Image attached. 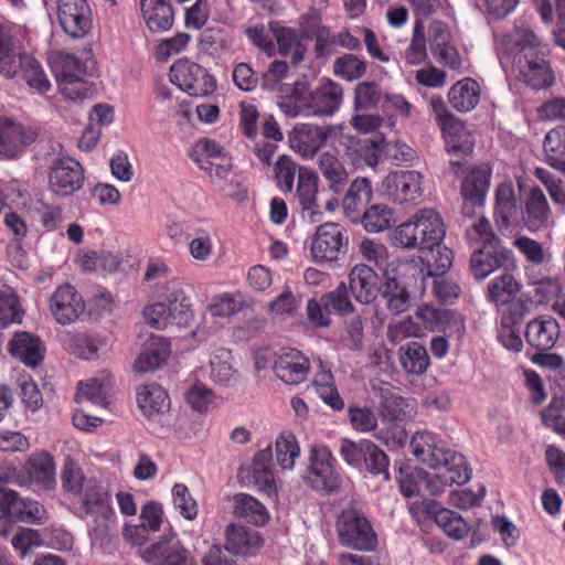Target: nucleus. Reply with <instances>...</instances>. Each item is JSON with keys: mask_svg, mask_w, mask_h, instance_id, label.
Here are the masks:
<instances>
[{"mask_svg": "<svg viewBox=\"0 0 565 565\" xmlns=\"http://www.w3.org/2000/svg\"><path fill=\"white\" fill-rule=\"evenodd\" d=\"M500 62L510 65L515 77L534 90L547 89L555 75L547 60L548 49L526 17L514 20L513 26L499 40Z\"/></svg>", "mask_w": 565, "mask_h": 565, "instance_id": "nucleus-1", "label": "nucleus"}, {"mask_svg": "<svg viewBox=\"0 0 565 565\" xmlns=\"http://www.w3.org/2000/svg\"><path fill=\"white\" fill-rule=\"evenodd\" d=\"M445 235L446 226L441 215L434 209L424 207L394 230L392 241L403 248L434 252Z\"/></svg>", "mask_w": 565, "mask_h": 565, "instance_id": "nucleus-2", "label": "nucleus"}, {"mask_svg": "<svg viewBox=\"0 0 565 565\" xmlns=\"http://www.w3.org/2000/svg\"><path fill=\"white\" fill-rule=\"evenodd\" d=\"M158 297L161 301L145 307L142 315L154 329H164L171 321L186 324L193 318L192 301L185 285L172 279L160 286Z\"/></svg>", "mask_w": 565, "mask_h": 565, "instance_id": "nucleus-3", "label": "nucleus"}, {"mask_svg": "<svg viewBox=\"0 0 565 565\" xmlns=\"http://www.w3.org/2000/svg\"><path fill=\"white\" fill-rule=\"evenodd\" d=\"M78 494L82 512L93 518L88 525L90 540L94 544L103 545L117 526V515L109 505L108 495L95 479H88Z\"/></svg>", "mask_w": 565, "mask_h": 565, "instance_id": "nucleus-4", "label": "nucleus"}, {"mask_svg": "<svg viewBox=\"0 0 565 565\" xmlns=\"http://www.w3.org/2000/svg\"><path fill=\"white\" fill-rule=\"evenodd\" d=\"M290 148L305 159H312L327 142L340 143L351 149L355 139L344 132L343 125L319 127L312 124H297L289 134Z\"/></svg>", "mask_w": 565, "mask_h": 565, "instance_id": "nucleus-5", "label": "nucleus"}, {"mask_svg": "<svg viewBox=\"0 0 565 565\" xmlns=\"http://www.w3.org/2000/svg\"><path fill=\"white\" fill-rule=\"evenodd\" d=\"M385 281L380 288L381 297L385 301L387 310L393 315H399L411 306V296L401 278L419 276L425 280L422 260H393L384 270Z\"/></svg>", "mask_w": 565, "mask_h": 565, "instance_id": "nucleus-6", "label": "nucleus"}, {"mask_svg": "<svg viewBox=\"0 0 565 565\" xmlns=\"http://www.w3.org/2000/svg\"><path fill=\"white\" fill-rule=\"evenodd\" d=\"M429 468L433 471L425 473L423 479L433 495L443 493L447 487L452 484L466 483L471 478V469L466 458L450 449H446Z\"/></svg>", "mask_w": 565, "mask_h": 565, "instance_id": "nucleus-7", "label": "nucleus"}, {"mask_svg": "<svg viewBox=\"0 0 565 565\" xmlns=\"http://www.w3.org/2000/svg\"><path fill=\"white\" fill-rule=\"evenodd\" d=\"M381 191L398 204H418L425 194V175L416 170H395L381 182Z\"/></svg>", "mask_w": 565, "mask_h": 565, "instance_id": "nucleus-8", "label": "nucleus"}, {"mask_svg": "<svg viewBox=\"0 0 565 565\" xmlns=\"http://www.w3.org/2000/svg\"><path fill=\"white\" fill-rule=\"evenodd\" d=\"M337 533L342 545L358 550L372 551L376 547V534L369 520L358 510H344L337 521Z\"/></svg>", "mask_w": 565, "mask_h": 565, "instance_id": "nucleus-9", "label": "nucleus"}, {"mask_svg": "<svg viewBox=\"0 0 565 565\" xmlns=\"http://www.w3.org/2000/svg\"><path fill=\"white\" fill-rule=\"evenodd\" d=\"M303 481L315 490L334 491L340 487V476L331 450L324 445H312Z\"/></svg>", "mask_w": 565, "mask_h": 565, "instance_id": "nucleus-10", "label": "nucleus"}, {"mask_svg": "<svg viewBox=\"0 0 565 565\" xmlns=\"http://www.w3.org/2000/svg\"><path fill=\"white\" fill-rule=\"evenodd\" d=\"M169 77L171 83L190 96H207L216 89L215 78L204 67L188 60L175 62Z\"/></svg>", "mask_w": 565, "mask_h": 565, "instance_id": "nucleus-11", "label": "nucleus"}, {"mask_svg": "<svg viewBox=\"0 0 565 565\" xmlns=\"http://www.w3.org/2000/svg\"><path fill=\"white\" fill-rule=\"evenodd\" d=\"M408 403L403 397L393 393H386L382 396L380 413L383 420L391 424L387 428L374 433V437L388 447H399L407 440L406 430L397 425V422L404 419L407 415Z\"/></svg>", "mask_w": 565, "mask_h": 565, "instance_id": "nucleus-12", "label": "nucleus"}, {"mask_svg": "<svg viewBox=\"0 0 565 565\" xmlns=\"http://www.w3.org/2000/svg\"><path fill=\"white\" fill-rule=\"evenodd\" d=\"M57 18L64 32L82 39L93 28V13L86 0H58Z\"/></svg>", "mask_w": 565, "mask_h": 565, "instance_id": "nucleus-13", "label": "nucleus"}, {"mask_svg": "<svg viewBox=\"0 0 565 565\" xmlns=\"http://www.w3.org/2000/svg\"><path fill=\"white\" fill-rule=\"evenodd\" d=\"M0 510L13 522L42 524L47 520L46 510L42 504L30 498H20L13 490L1 492Z\"/></svg>", "mask_w": 565, "mask_h": 565, "instance_id": "nucleus-14", "label": "nucleus"}, {"mask_svg": "<svg viewBox=\"0 0 565 565\" xmlns=\"http://www.w3.org/2000/svg\"><path fill=\"white\" fill-rule=\"evenodd\" d=\"M35 128L24 126L11 118H0V154L15 158L35 141Z\"/></svg>", "mask_w": 565, "mask_h": 565, "instance_id": "nucleus-15", "label": "nucleus"}, {"mask_svg": "<svg viewBox=\"0 0 565 565\" xmlns=\"http://www.w3.org/2000/svg\"><path fill=\"white\" fill-rule=\"evenodd\" d=\"M84 181L81 164L71 158H61L53 162L49 174V184L56 195L68 196L78 191Z\"/></svg>", "mask_w": 565, "mask_h": 565, "instance_id": "nucleus-16", "label": "nucleus"}, {"mask_svg": "<svg viewBox=\"0 0 565 565\" xmlns=\"http://www.w3.org/2000/svg\"><path fill=\"white\" fill-rule=\"evenodd\" d=\"M415 316L431 332L438 331L447 337L460 338L465 331L463 319L455 311L422 305L417 308Z\"/></svg>", "mask_w": 565, "mask_h": 565, "instance_id": "nucleus-17", "label": "nucleus"}, {"mask_svg": "<svg viewBox=\"0 0 565 565\" xmlns=\"http://www.w3.org/2000/svg\"><path fill=\"white\" fill-rule=\"evenodd\" d=\"M344 247L342 227L335 223L320 225L311 243V256L316 263L335 262Z\"/></svg>", "mask_w": 565, "mask_h": 565, "instance_id": "nucleus-18", "label": "nucleus"}, {"mask_svg": "<svg viewBox=\"0 0 565 565\" xmlns=\"http://www.w3.org/2000/svg\"><path fill=\"white\" fill-rule=\"evenodd\" d=\"M142 559L150 565H196L189 552L174 535L164 536L142 552Z\"/></svg>", "mask_w": 565, "mask_h": 565, "instance_id": "nucleus-19", "label": "nucleus"}, {"mask_svg": "<svg viewBox=\"0 0 565 565\" xmlns=\"http://www.w3.org/2000/svg\"><path fill=\"white\" fill-rule=\"evenodd\" d=\"M50 310L60 324H70L78 318L84 305L71 285H63L51 296Z\"/></svg>", "mask_w": 565, "mask_h": 565, "instance_id": "nucleus-20", "label": "nucleus"}, {"mask_svg": "<svg viewBox=\"0 0 565 565\" xmlns=\"http://www.w3.org/2000/svg\"><path fill=\"white\" fill-rule=\"evenodd\" d=\"M309 369L310 363L307 356L295 349L280 353L274 364L276 376L288 385H297L303 382Z\"/></svg>", "mask_w": 565, "mask_h": 565, "instance_id": "nucleus-21", "label": "nucleus"}, {"mask_svg": "<svg viewBox=\"0 0 565 565\" xmlns=\"http://www.w3.org/2000/svg\"><path fill=\"white\" fill-rule=\"evenodd\" d=\"M511 252L498 244H484L473 252L470 259V268L477 279H483L504 265L510 258Z\"/></svg>", "mask_w": 565, "mask_h": 565, "instance_id": "nucleus-22", "label": "nucleus"}, {"mask_svg": "<svg viewBox=\"0 0 565 565\" xmlns=\"http://www.w3.org/2000/svg\"><path fill=\"white\" fill-rule=\"evenodd\" d=\"M312 92L306 82H296L294 85H285L278 97V107L288 117L310 115V102Z\"/></svg>", "mask_w": 565, "mask_h": 565, "instance_id": "nucleus-23", "label": "nucleus"}, {"mask_svg": "<svg viewBox=\"0 0 565 565\" xmlns=\"http://www.w3.org/2000/svg\"><path fill=\"white\" fill-rule=\"evenodd\" d=\"M343 100L341 85L332 79H323L312 92L310 115L331 116L339 110Z\"/></svg>", "mask_w": 565, "mask_h": 565, "instance_id": "nucleus-24", "label": "nucleus"}, {"mask_svg": "<svg viewBox=\"0 0 565 565\" xmlns=\"http://www.w3.org/2000/svg\"><path fill=\"white\" fill-rule=\"evenodd\" d=\"M169 355L168 341L161 337L151 335L142 343L140 353L134 363V370L138 373L154 371L167 362Z\"/></svg>", "mask_w": 565, "mask_h": 565, "instance_id": "nucleus-25", "label": "nucleus"}, {"mask_svg": "<svg viewBox=\"0 0 565 565\" xmlns=\"http://www.w3.org/2000/svg\"><path fill=\"white\" fill-rule=\"evenodd\" d=\"M318 177L308 168H299L297 194L303 217L310 222L319 221L320 210L317 204Z\"/></svg>", "mask_w": 565, "mask_h": 565, "instance_id": "nucleus-26", "label": "nucleus"}, {"mask_svg": "<svg viewBox=\"0 0 565 565\" xmlns=\"http://www.w3.org/2000/svg\"><path fill=\"white\" fill-rule=\"evenodd\" d=\"M559 337V326L552 317H539L526 326L525 338L527 343L540 350L552 349Z\"/></svg>", "mask_w": 565, "mask_h": 565, "instance_id": "nucleus-27", "label": "nucleus"}, {"mask_svg": "<svg viewBox=\"0 0 565 565\" xmlns=\"http://www.w3.org/2000/svg\"><path fill=\"white\" fill-rule=\"evenodd\" d=\"M490 185V171L488 168H475L463 179L461 185V195L466 201L462 211L470 215L471 205H481Z\"/></svg>", "mask_w": 565, "mask_h": 565, "instance_id": "nucleus-28", "label": "nucleus"}, {"mask_svg": "<svg viewBox=\"0 0 565 565\" xmlns=\"http://www.w3.org/2000/svg\"><path fill=\"white\" fill-rule=\"evenodd\" d=\"M207 371L209 379L215 384L231 385L238 380L232 352L225 348H215L210 352Z\"/></svg>", "mask_w": 565, "mask_h": 565, "instance_id": "nucleus-29", "label": "nucleus"}, {"mask_svg": "<svg viewBox=\"0 0 565 565\" xmlns=\"http://www.w3.org/2000/svg\"><path fill=\"white\" fill-rule=\"evenodd\" d=\"M350 290L356 301L370 303L376 296L379 277L377 274L366 265H356L349 275Z\"/></svg>", "mask_w": 565, "mask_h": 565, "instance_id": "nucleus-30", "label": "nucleus"}, {"mask_svg": "<svg viewBox=\"0 0 565 565\" xmlns=\"http://www.w3.org/2000/svg\"><path fill=\"white\" fill-rule=\"evenodd\" d=\"M551 223V209L545 194L537 186L529 191L525 202L524 224L530 231L545 228Z\"/></svg>", "mask_w": 565, "mask_h": 565, "instance_id": "nucleus-31", "label": "nucleus"}, {"mask_svg": "<svg viewBox=\"0 0 565 565\" xmlns=\"http://www.w3.org/2000/svg\"><path fill=\"white\" fill-rule=\"evenodd\" d=\"M137 403L142 414L150 419L167 413L170 408V399L167 392L156 383L138 387Z\"/></svg>", "mask_w": 565, "mask_h": 565, "instance_id": "nucleus-32", "label": "nucleus"}, {"mask_svg": "<svg viewBox=\"0 0 565 565\" xmlns=\"http://www.w3.org/2000/svg\"><path fill=\"white\" fill-rule=\"evenodd\" d=\"M142 18L152 32L171 29L174 11L168 0H140Z\"/></svg>", "mask_w": 565, "mask_h": 565, "instance_id": "nucleus-33", "label": "nucleus"}, {"mask_svg": "<svg viewBox=\"0 0 565 565\" xmlns=\"http://www.w3.org/2000/svg\"><path fill=\"white\" fill-rule=\"evenodd\" d=\"M10 353L29 366L35 367L44 356L40 339L29 332H17L9 343Z\"/></svg>", "mask_w": 565, "mask_h": 565, "instance_id": "nucleus-34", "label": "nucleus"}, {"mask_svg": "<svg viewBox=\"0 0 565 565\" xmlns=\"http://www.w3.org/2000/svg\"><path fill=\"white\" fill-rule=\"evenodd\" d=\"M263 544L259 533L242 525H230L226 530L225 547L241 555L254 554Z\"/></svg>", "mask_w": 565, "mask_h": 565, "instance_id": "nucleus-35", "label": "nucleus"}, {"mask_svg": "<svg viewBox=\"0 0 565 565\" xmlns=\"http://www.w3.org/2000/svg\"><path fill=\"white\" fill-rule=\"evenodd\" d=\"M29 480L44 489L55 484V466L52 456L46 451L32 455L23 467Z\"/></svg>", "mask_w": 565, "mask_h": 565, "instance_id": "nucleus-36", "label": "nucleus"}, {"mask_svg": "<svg viewBox=\"0 0 565 565\" xmlns=\"http://www.w3.org/2000/svg\"><path fill=\"white\" fill-rule=\"evenodd\" d=\"M30 55L17 47L11 38L0 36V74L3 77L8 79L19 77L24 67V60Z\"/></svg>", "mask_w": 565, "mask_h": 565, "instance_id": "nucleus-37", "label": "nucleus"}, {"mask_svg": "<svg viewBox=\"0 0 565 565\" xmlns=\"http://www.w3.org/2000/svg\"><path fill=\"white\" fill-rule=\"evenodd\" d=\"M373 194L371 182L366 178L355 179L343 198V210L350 217H360Z\"/></svg>", "mask_w": 565, "mask_h": 565, "instance_id": "nucleus-38", "label": "nucleus"}, {"mask_svg": "<svg viewBox=\"0 0 565 565\" xmlns=\"http://www.w3.org/2000/svg\"><path fill=\"white\" fill-rule=\"evenodd\" d=\"M448 99L457 111H470L479 103L480 86L471 78H463L451 86L448 93Z\"/></svg>", "mask_w": 565, "mask_h": 565, "instance_id": "nucleus-39", "label": "nucleus"}, {"mask_svg": "<svg viewBox=\"0 0 565 565\" xmlns=\"http://www.w3.org/2000/svg\"><path fill=\"white\" fill-rule=\"evenodd\" d=\"M411 448L416 459L428 467L447 449L443 441L429 431L416 433L411 439Z\"/></svg>", "mask_w": 565, "mask_h": 565, "instance_id": "nucleus-40", "label": "nucleus"}, {"mask_svg": "<svg viewBox=\"0 0 565 565\" xmlns=\"http://www.w3.org/2000/svg\"><path fill=\"white\" fill-rule=\"evenodd\" d=\"M113 387V380L109 374H102L100 377L89 379L78 384L77 402H90L95 405L106 406Z\"/></svg>", "mask_w": 565, "mask_h": 565, "instance_id": "nucleus-41", "label": "nucleus"}, {"mask_svg": "<svg viewBox=\"0 0 565 565\" xmlns=\"http://www.w3.org/2000/svg\"><path fill=\"white\" fill-rule=\"evenodd\" d=\"M247 306L241 291H225L211 297L206 310L213 318H231Z\"/></svg>", "mask_w": 565, "mask_h": 565, "instance_id": "nucleus-42", "label": "nucleus"}, {"mask_svg": "<svg viewBox=\"0 0 565 565\" xmlns=\"http://www.w3.org/2000/svg\"><path fill=\"white\" fill-rule=\"evenodd\" d=\"M233 512L237 518L245 519L255 525H265L269 520L267 509L247 493H237L233 497Z\"/></svg>", "mask_w": 565, "mask_h": 565, "instance_id": "nucleus-43", "label": "nucleus"}, {"mask_svg": "<svg viewBox=\"0 0 565 565\" xmlns=\"http://www.w3.org/2000/svg\"><path fill=\"white\" fill-rule=\"evenodd\" d=\"M448 152H469L472 149L473 140L463 125L457 117L440 127Z\"/></svg>", "mask_w": 565, "mask_h": 565, "instance_id": "nucleus-44", "label": "nucleus"}, {"mask_svg": "<svg viewBox=\"0 0 565 565\" xmlns=\"http://www.w3.org/2000/svg\"><path fill=\"white\" fill-rule=\"evenodd\" d=\"M318 164L330 190L334 193H340L348 182V172L339 158L334 153L327 151L320 154Z\"/></svg>", "mask_w": 565, "mask_h": 565, "instance_id": "nucleus-45", "label": "nucleus"}, {"mask_svg": "<svg viewBox=\"0 0 565 565\" xmlns=\"http://www.w3.org/2000/svg\"><path fill=\"white\" fill-rule=\"evenodd\" d=\"M270 33L275 36L279 53L289 56L297 64L303 60L306 47L299 41L296 32L277 23L269 24Z\"/></svg>", "mask_w": 565, "mask_h": 565, "instance_id": "nucleus-46", "label": "nucleus"}, {"mask_svg": "<svg viewBox=\"0 0 565 565\" xmlns=\"http://www.w3.org/2000/svg\"><path fill=\"white\" fill-rule=\"evenodd\" d=\"M49 62L58 82L79 79L84 75L83 64L72 54L53 52L49 56Z\"/></svg>", "mask_w": 565, "mask_h": 565, "instance_id": "nucleus-47", "label": "nucleus"}, {"mask_svg": "<svg viewBox=\"0 0 565 565\" xmlns=\"http://www.w3.org/2000/svg\"><path fill=\"white\" fill-rule=\"evenodd\" d=\"M518 214V204L512 182L501 183L495 191L494 215L502 225L509 226Z\"/></svg>", "mask_w": 565, "mask_h": 565, "instance_id": "nucleus-48", "label": "nucleus"}, {"mask_svg": "<svg viewBox=\"0 0 565 565\" xmlns=\"http://www.w3.org/2000/svg\"><path fill=\"white\" fill-rule=\"evenodd\" d=\"M313 387L321 399L334 411L344 408V401L334 386V379L329 369L320 362V371L315 375Z\"/></svg>", "mask_w": 565, "mask_h": 565, "instance_id": "nucleus-49", "label": "nucleus"}, {"mask_svg": "<svg viewBox=\"0 0 565 565\" xmlns=\"http://www.w3.org/2000/svg\"><path fill=\"white\" fill-rule=\"evenodd\" d=\"M543 146L546 162L557 170L565 171V126L548 131Z\"/></svg>", "mask_w": 565, "mask_h": 565, "instance_id": "nucleus-50", "label": "nucleus"}, {"mask_svg": "<svg viewBox=\"0 0 565 565\" xmlns=\"http://www.w3.org/2000/svg\"><path fill=\"white\" fill-rule=\"evenodd\" d=\"M399 361L408 374L419 375L426 372L429 359L424 345L418 342H408L401 348Z\"/></svg>", "mask_w": 565, "mask_h": 565, "instance_id": "nucleus-51", "label": "nucleus"}, {"mask_svg": "<svg viewBox=\"0 0 565 565\" xmlns=\"http://www.w3.org/2000/svg\"><path fill=\"white\" fill-rule=\"evenodd\" d=\"M434 521L448 537L456 541L465 539L470 530L468 523L459 513L447 508L440 507Z\"/></svg>", "mask_w": 565, "mask_h": 565, "instance_id": "nucleus-52", "label": "nucleus"}, {"mask_svg": "<svg viewBox=\"0 0 565 565\" xmlns=\"http://www.w3.org/2000/svg\"><path fill=\"white\" fill-rule=\"evenodd\" d=\"M277 463L284 470H292L296 459L300 456V447L296 436L290 431L281 433L275 444Z\"/></svg>", "mask_w": 565, "mask_h": 565, "instance_id": "nucleus-53", "label": "nucleus"}, {"mask_svg": "<svg viewBox=\"0 0 565 565\" xmlns=\"http://www.w3.org/2000/svg\"><path fill=\"white\" fill-rule=\"evenodd\" d=\"M19 77L23 78L26 85L40 95L46 94L52 88L45 71L33 55L24 60V67Z\"/></svg>", "mask_w": 565, "mask_h": 565, "instance_id": "nucleus-54", "label": "nucleus"}, {"mask_svg": "<svg viewBox=\"0 0 565 565\" xmlns=\"http://www.w3.org/2000/svg\"><path fill=\"white\" fill-rule=\"evenodd\" d=\"M366 72V61L358 55L347 53L333 62V73L344 81L361 78Z\"/></svg>", "mask_w": 565, "mask_h": 565, "instance_id": "nucleus-55", "label": "nucleus"}, {"mask_svg": "<svg viewBox=\"0 0 565 565\" xmlns=\"http://www.w3.org/2000/svg\"><path fill=\"white\" fill-rule=\"evenodd\" d=\"M46 531H38L30 527H21L11 539L13 548L22 558L29 555L33 550L46 545Z\"/></svg>", "mask_w": 565, "mask_h": 565, "instance_id": "nucleus-56", "label": "nucleus"}, {"mask_svg": "<svg viewBox=\"0 0 565 565\" xmlns=\"http://www.w3.org/2000/svg\"><path fill=\"white\" fill-rule=\"evenodd\" d=\"M364 227L370 232H382L395 221L393 209L385 204H374L362 212Z\"/></svg>", "mask_w": 565, "mask_h": 565, "instance_id": "nucleus-57", "label": "nucleus"}, {"mask_svg": "<svg viewBox=\"0 0 565 565\" xmlns=\"http://www.w3.org/2000/svg\"><path fill=\"white\" fill-rule=\"evenodd\" d=\"M519 291V284L511 275H502L489 284L488 299L495 305L508 303Z\"/></svg>", "mask_w": 565, "mask_h": 565, "instance_id": "nucleus-58", "label": "nucleus"}, {"mask_svg": "<svg viewBox=\"0 0 565 565\" xmlns=\"http://www.w3.org/2000/svg\"><path fill=\"white\" fill-rule=\"evenodd\" d=\"M174 509L188 521L196 519L199 507L189 488L183 483H175L171 490Z\"/></svg>", "mask_w": 565, "mask_h": 565, "instance_id": "nucleus-59", "label": "nucleus"}, {"mask_svg": "<svg viewBox=\"0 0 565 565\" xmlns=\"http://www.w3.org/2000/svg\"><path fill=\"white\" fill-rule=\"evenodd\" d=\"M186 401L198 413H207L217 407L213 391L203 383H195L186 393Z\"/></svg>", "mask_w": 565, "mask_h": 565, "instance_id": "nucleus-60", "label": "nucleus"}, {"mask_svg": "<svg viewBox=\"0 0 565 565\" xmlns=\"http://www.w3.org/2000/svg\"><path fill=\"white\" fill-rule=\"evenodd\" d=\"M371 440L361 439L353 441L350 439H342L340 441L339 452L342 459L354 468L361 469L365 461L366 451L369 450Z\"/></svg>", "mask_w": 565, "mask_h": 565, "instance_id": "nucleus-61", "label": "nucleus"}, {"mask_svg": "<svg viewBox=\"0 0 565 565\" xmlns=\"http://www.w3.org/2000/svg\"><path fill=\"white\" fill-rule=\"evenodd\" d=\"M22 311L13 290L3 287L0 290V326L7 327L10 323L20 322Z\"/></svg>", "mask_w": 565, "mask_h": 565, "instance_id": "nucleus-62", "label": "nucleus"}, {"mask_svg": "<svg viewBox=\"0 0 565 565\" xmlns=\"http://www.w3.org/2000/svg\"><path fill=\"white\" fill-rule=\"evenodd\" d=\"M348 416L351 427L359 433L366 434L377 428V417L373 409L366 406H350Z\"/></svg>", "mask_w": 565, "mask_h": 565, "instance_id": "nucleus-63", "label": "nucleus"}, {"mask_svg": "<svg viewBox=\"0 0 565 565\" xmlns=\"http://www.w3.org/2000/svg\"><path fill=\"white\" fill-rule=\"evenodd\" d=\"M300 307V299L286 287L270 303L269 312L273 316L286 319L292 317Z\"/></svg>", "mask_w": 565, "mask_h": 565, "instance_id": "nucleus-64", "label": "nucleus"}]
</instances>
